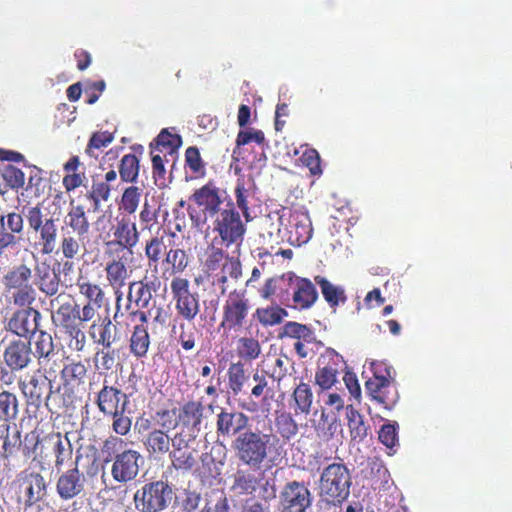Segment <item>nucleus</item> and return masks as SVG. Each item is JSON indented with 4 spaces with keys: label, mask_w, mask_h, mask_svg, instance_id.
I'll list each match as a JSON object with an SVG mask.
<instances>
[{
    "label": "nucleus",
    "mask_w": 512,
    "mask_h": 512,
    "mask_svg": "<svg viewBox=\"0 0 512 512\" xmlns=\"http://www.w3.org/2000/svg\"><path fill=\"white\" fill-rule=\"evenodd\" d=\"M239 461L251 469H258L267 461L275 465L281 456L279 439L272 434L245 430L236 436L232 445Z\"/></svg>",
    "instance_id": "1"
},
{
    "label": "nucleus",
    "mask_w": 512,
    "mask_h": 512,
    "mask_svg": "<svg viewBox=\"0 0 512 512\" xmlns=\"http://www.w3.org/2000/svg\"><path fill=\"white\" fill-rule=\"evenodd\" d=\"M124 441L118 437H109L103 444V452L109 456L114 454L111 466L112 478L122 484L135 480L144 464V457L136 450L120 451Z\"/></svg>",
    "instance_id": "2"
},
{
    "label": "nucleus",
    "mask_w": 512,
    "mask_h": 512,
    "mask_svg": "<svg viewBox=\"0 0 512 512\" xmlns=\"http://www.w3.org/2000/svg\"><path fill=\"white\" fill-rule=\"evenodd\" d=\"M84 461L87 462V475L94 476L98 473L99 465L95 455H87L85 458L79 450L76 452L74 467L61 473L56 481V492L63 501H69L80 496L85 491L86 477L79 468H85Z\"/></svg>",
    "instance_id": "3"
},
{
    "label": "nucleus",
    "mask_w": 512,
    "mask_h": 512,
    "mask_svg": "<svg viewBox=\"0 0 512 512\" xmlns=\"http://www.w3.org/2000/svg\"><path fill=\"white\" fill-rule=\"evenodd\" d=\"M16 487V502L23 512H40L41 503L48 494V484L42 474L22 471L13 482Z\"/></svg>",
    "instance_id": "4"
},
{
    "label": "nucleus",
    "mask_w": 512,
    "mask_h": 512,
    "mask_svg": "<svg viewBox=\"0 0 512 512\" xmlns=\"http://www.w3.org/2000/svg\"><path fill=\"white\" fill-rule=\"evenodd\" d=\"M351 475L342 463L325 467L320 476L319 493L328 502L342 503L350 494Z\"/></svg>",
    "instance_id": "5"
},
{
    "label": "nucleus",
    "mask_w": 512,
    "mask_h": 512,
    "mask_svg": "<svg viewBox=\"0 0 512 512\" xmlns=\"http://www.w3.org/2000/svg\"><path fill=\"white\" fill-rule=\"evenodd\" d=\"M222 193L213 184H206L195 190L191 196L194 205H189L188 213L192 224L202 228L209 218H213L222 209Z\"/></svg>",
    "instance_id": "6"
},
{
    "label": "nucleus",
    "mask_w": 512,
    "mask_h": 512,
    "mask_svg": "<svg viewBox=\"0 0 512 512\" xmlns=\"http://www.w3.org/2000/svg\"><path fill=\"white\" fill-rule=\"evenodd\" d=\"M172 499L171 486L162 480L144 484L133 496L138 512H161L169 507Z\"/></svg>",
    "instance_id": "7"
},
{
    "label": "nucleus",
    "mask_w": 512,
    "mask_h": 512,
    "mask_svg": "<svg viewBox=\"0 0 512 512\" xmlns=\"http://www.w3.org/2000/svg\"><path fill=\"white\" fill-rule=\"evenodd\" d=\"M33 270L26 264L12 267L4 276V285L8 290H13L12 298L15 305L30 306L36 300V289L31 283Z\"/></svg>",
    "instance_id": "8"
},
{
    "label": "nucleus",
    "mask_w": 512,
    "mask_h": 512,
    "mask_svg": "<svg viewBox=\"0 0 512 512\" xmlns=\"http://www.w3.org/2000/svg\"><path fill=\"white\" fill-rule=\"evenodd\" d=\"M213 218V229L223 242L227 245L242 242L246 228L232 203H227Z\"/></svg>",
    "instance_id": "9"
},
{
    "label": "nucleus",
    "mask_w": 512,
    "mask_h": 512,
    "mask_svg": "<svg viewBox=\"0 0 512 512\" xmlns=\"http://www.w3.org/2000/svg\"><path fill=\"white\" fill-rule=\"evenodd\" d=\"M115 239L106 242V254L115 256L133 255V248L139 241L136 224L129 218L123 217L117 222L113 233Z\"/></svg>",
    "instance_id": "10"
},
{
    "label": "nucleus",
    "mask_w": 512,
    "mask_h": 512,
    "mask_svg": "<svg viewBox=\"0 0 512 512\" xmlns=\"http://www.w3.org/2000/svg\"><path fill=\"white\" fill-rule=\"evenodd\" d=\"M282 512H305L312 504V495L304 482L290 481L279 495Z\"/></svg>",
    "instance_id": "11"
},
{
    "label": "nucleus",
    "mask_w": 512,
    "mask_h": 512,
    "mask_svg": "<svg viewBox=\"0 0 512 512\" xmlns=\"http://www.w3.org/2000/svg\"><path fill=\"white\" fill-rule=\"evenodd\" d=\"M287 215L290 243L296 246L306 244L311 239L313 233L312 222L307 211L302 209L286 211L284 209L278 218L281 225H283Z\"/></svg>",
    "instance_id": "12"
},
{
    "label": "nucleus",
    "mask_w": 512,
    "mask_h": 512,
    "mask_svg": "<svg viewBox=\"0 0 512 512\" xmlns=\"http://www.w3.org/2000/svg\"><path fill=\"white\" fill-rule=\"evenodd\" d=\"M171 292L178 314L192 321L199 313L200 305L198 294L189 290V281L180 277L174 278L171 282Z\"/></svg>",
    "instance_id": "13"
},
{
    "label": "nucleus",
    "mask_w": 512,
    "mask_h": 512,
    "mask_svg": "<svg viewBox=\"0 0 512 512\" xmlns=\"http://www.w3.org/2000/svg\"><path fill=\"white\" fill-rule=\"evenodd\" d=\"M65 294H59L51 299L50 306L55 310L54 319L66 329L72 336L78 338L79 335L84 339V333L78 327L76 321L79 316V306L69 299Z\"/></svg>",
    "instance_id": "14"
},
{
    "label": "nucleus",
    "mask_w": 512,
    "mask_h": 512,
    "mask_svg": "<svg viewBox=\"0 0 512 512\" xmlns=\"http://www.w3.org/2000/svg\"><path fill=\"white\" fill-rule=\"evenodd\" d=\"M24 230V219L20 213L9 212L0 216V257L7 249L18 245Z\"/></svg>",
    "instance_id": "15"
},
{
    "label": "nucleus",
    "mask_w": 512,
    "mask_h": 512,
    "mask_svg": "<svg viewBox=\"0 0 512 512\" xmlns=\"http://www.w3.org/2000/svg\"><path fill=\"white\" fill-rule=\"evenodd\" d=\"M41 313L29 306L13 313L7 323V330L19 337H28L38 330Z\"/></svg>",
    "instance_id": "16"
},
{
    "label": "nucleus",
    "mask_w": 512,
    "mask_h": 512,
    "mask_svg": "<svg viewBox=\"0 0 512 512\" xmlns=\"http://www.w3.org/2000/svg\"><path fill=\"white\" fill-rule=\"evenodd\" d=\"M34 353L30 342L22 340L11 341L5 348L3 358L11 371H21L33 361Z\"/></svg>",
    "instance_id": "17"
},
{
    "label": "nucleus",
    "mask_w": 512,
    "mask_h": 512,
    "mask_svg": "<svg viewBox=\"0 0 512 512\" xmlns=\"http://www.w3.org/2000/svg\"><path fill=\"white\" fill-rule=\"evenodd\" d=\"M34 282L38 290L48 297L57 296L61 286L60 273L56 272L46 261L36 263Z\"/></svg>",
    "instance_id": "18"
},
{
    "label": "nucleus",
    "mask_w": 512,
    "mask_h": 512,
    "mask_svg": "<svg viewBox=\"0 0 512 512\" xmlns=\"http://www.w3.org/2000/svg\"><path fill=\"white\" fill-rule=\"evenodd\" d=\"M249 424V417L240 411H228L221 409L217 414V433L222 436H235L244 432Z\"/></svg>",
    "instance_id": "19"
},
{
    "label": "nucleus",
    "mask_w": 512,
    "mask_h": 512,
    "mask_svg": "<svg viewBox=\"0 0 512 512\" xmlns=\"http://www.w3.org/2000/svg\"><path fill=\"white\" fill-rule=\"evenodd\" d=\"M248 314V301L244 296L237 293L229 295L224 306V319L222 325L230 329L241 327Z\"/></svg>",
    "instance_id": "20"
},
{
    "label": "nucleus",
    "mask_w": 512,
    "mask_h": 512,
    "mask_svg": "<svg viewBox=\"0 0 512 512\" xmlns=\"http://www.w3.org/2000/svg\"><path fill=\"white\" fill-rule=\"evenodd\" d=\"M294 308L308 309L318 299L315 285L306 278L296 277L292 281Z\"/></svg>",
    "instance_id": "21"
},
{
    "label": "nucleus",
    "mask_w": 512,
    "mask_h": 512,
    "mask_svg": "<svg viewBox=\"0 0 512 512\" xmlns=\"http://www.w3.org/2000/svg\"><path fill=\"white\" fill-rule=\"evenodd\" d=\"M204 407L201 402L189 401L183 405L179 413L181 429L198 436L201 430Z\"/></svg>",
    "instance_id": "22"
},
{
    "label": "nucleus",
    "mask_w": 512,
    "mask_h": 512,
    "mask_svg": "<svg viewBox=\"0 0 512 512\" xmlns=\"http://www.w3.org/2000/svg\"><path fill=\"white\" fill-rule=\"evenodd\" d=\"M49 385V378L46 375L39 373L33 374L29 381H21L19 383L20 389L28 402L32 405L39 407L44 402V393L47 391Z\"/></svg>",
    "instance_id": "23"
},
{
    "label": "nucleus",
    "mask_w": 512,
    "mask_h": 512,
    "mask_svg": "<svg viewBox=\"0 0 512 512\" xmlns=\"http://www.w3.org/2000/svg\"><path fill=\"white\" fill-rule=\"evenodd\" d=\"M89 335L96 344L102 345L104 349H110L117 341V327L109 317H105L90 326Z\"/></svg>",
    "instance_id": "24"
},
{
    "label": "nucleus",
    "mask_w": 512,
    "mask_h": 512,
    "mask_svg": "<svg viewBox=\"0 0 512 512\" xmlns=\"http://www.w3.org/2000/svg\"><path fill=\"white\" fill-rule=\"evenodd\" d=\"M125 397L128 396L119 389L104 385L98 393L97 406L104 415L109 416L120 411L121 404L125 401Z\"/></svg>",
    "instance_id": "25"
},
{
    "label": "nucleus",
    "mask_w": 512,
    "mask_h": 512,
    "mask_svg": "<svg viewBox=\"0 0 512 512\" xmlns=\"http://www.w3.org/2000/svg\"><path fill=\"white\" fill-rule=\"evenodd\" d=\"M170 436L161 429H153L145 439V446L150 454L163 456L170 452Z\"/></svg>",
    "instance_id": "26"
},
{
    "label": "nucleus",
    "mask_w": 512,
    "mask_h": 512,
    "mask_svg": "<svg viewBox=\"0 0 512 512\" xmlns=\"http://www.w3.org/2000/svg\"><path fill=\"white\" fill-rule=\"evenodd\" d=\"M155 290V283H144L135 281L129 285L128 300L135 302L138 308H147L152 299V291Z\"/></svg>",
    "instance_id": "27"
},
{
    "label": "nucleus",
    "mask_w": 512,
    "mask_h": 512,
    "mask_svg": "<svg viewBox=\"0 0 512 512\" xmlns=\"http://www.w3.org/2000/svg\"><path fill=\"white\" fill-rule=\"evenodd\" d=\"M112 260L107 263L106 275L107 280L113 287H122L125 285V281L128 278V270L123 262L126 256H115L111 255Z\"/></svg>",
    "instance_id": "28"
},
{
    "label": "nucleus",
    "mask_w": 512,
    "mask_h": 512,
    "mask_svg": "<svg viewBox=\"0 0 512 512\" xmlns=\"http://www.w3.org/2000/svg\"><path fill=\"white\" fill-rule=\"evenodd\" d=\"M57 224L52 217L45 218V223L36 231L39 233L43 254H51L56 247Z\"/></svg>",
    "instance_id": "29"
},
{
    "label": "nucleus",
    "mask_w": 512,
    "mask_h": 512,
    "mask_svg": "<svg viewBox=\"0 0 512 512\" xmlns=\"http://www.w3.org/2000/svg\"><path fill=\"white\" fill-rule=\"evenodd\" d=\"M315 281L320 286L324 299L331 307L337 306L340 303H345L346 295L343 287L334 285L321 276H316Z\"/></svg>",
    "instance_id": "30"
},
{
    "label": "nucleus",
    "mask_w": 512,
    "mask_h": 512,
    "mask_svg": "<svg viewBox=\"0 0 512 512\" xmlns=\"http://www.w3.org/2000/svg\"><path fill=\"white\" fill-rule=\"evenodd\" d=\"M66 224L72 228L79 238H84L90 227L84 207L81 205L72 206L66 216Z\"/></svg>",
    "instance_id": "31"
},
{
    "label": "nucleus",
    "mask_w": 512,
    "mask_h": 512,
    "mask_svg": "<svg viewBox=\"0 0 512 512\" xmlns=\"http://www.w3.org/2000/svg\"><path fill=\"white\" fill-rule=\"evenodd\" d=\"M346 417L352 440L357 442L364 440L368 434V426L365 424L363 417L352 405L346 406Z\"/></svg>",
    "instance_id": "32"
},
{
    "label": "nucleus",
    "mask_w": 512,
    "mask_h": 512,
    "mask_svg": "<svg viewBox=\"0 0 512 512\" xmlns=\"http://www.w3.org/2000/svg\"><path fill=\"white\" fill-rule=\"evenodd\" d=\"M19 401L17 396L9 391L0 393V421L10 422L17 418Z\"/></svg>",
    "instance_id": "33"
},
{
    "label": "nucleus",
    "mask_w": 512,
    "mask_h": 512,
    "mask_svg": "<svg viewBox=\"0 0 512 512\" xmlns=\"http://www.w3.org/2000/svg\"><path fill=\"white\" fill-rule=\"evenodd\" d=\"M53 451L55 454V467L60 470L64 464L71 460L73 455V447L68 434L55 436Z\"/></svg>",
    "instance_id": "34"
},
{
    "label": "nucleus",
    "mask_w": 512,
    "mask_h": 512,
    "mask_svg": "<svg viewBox=\"0 0 512 512\" xmlns=\"http://www.w3.org/2000/svg\"><path fill=\"white\" fill-rule=\"evenodd\" d=\"M263 326H274L282 322L288 316V312L278 305L258 308L254 314Z\"/></svg>",
    "instance_id": "35"
},
{
    "label": "nucleus",
    "mask_w": 512,
    "mask_h": 512,
    "mask_svg": "<svg viewBox=\"0 0 512 512\" xmlns=\"http://www.w3.org/2000/svg\"><path fill=\"white\" fill-rule=\"evenodd\" d=\"M257 485V478L250 472L238 470L234 475L230 489L236 494H252Z\"/></svg>",
    "instance_id": "36"
},
{
    "label": "nucleus",
    "mask_w": 512,
    "mask_h": 512,
    "mask_svg": "<svg viewBox=\"0 0 512 512\" xmlns=\"http://www.w3.org/2000/svg\"><path fill=\"white\" fill-rule=\"evenodd\" d=\"M83 238L72 235L71 232H64L60 242V250L67 259H74L82 250H86L82 244Z\"/></svg>",
    "instance_id": "37"
},
{
    "label": "nucleus",
    "mask_w": 512,
    "mask_h": 512,
    "mask_svg": "<svg viewBox=\"0 0 512 512\" xmlns=\"http://www.w3.org/2000/svg\"><path fill=\"white\" fill-rule=\"evenodd\" d=\"M227 275L234 279H237L239 277L240 265L238 262L232 260H225V263L222 264L221 272L216 273L213 276L212 284L220 289L221 294H225L226 292L225 283L227 281Z\"/></svg>",
    "instance_id": "38"
},
{
    "label": "nucleus",
    "mask_w": 512,
    "mask_h": 512,
    "mask_svg": "<svg viewBox=\"0 0 512 512\" xmlns=\"http://www.w3.org/2000/svg\"><path fill=\"white\" fill-rule=\"evenodd\" d=\"M149 344L147 330L141 325L135 326L130 345L132 353L137 357L144 356L148 351Z\"/></svg>",
    "instance_id": "39"
},
{
    "label": "nucleus",
    "mask_w": 512,
    "mask_h": 512,
    "mask_svg": "<svg viewBox=\"0 0 512 512\" xmlns=\"http://www.w3.org/2000/svg\"><path fill=\"white\" fill-rule=\"evenodd\" d=\"M1 438L3 439L1 456L4 459H9L21 445L20 431L16 430L13 435H10V425L7 424L4 426Z\"/></svg>",
    "instance_id": "40"
},
{
    "label": "nucleus",
    "mask_w": 512,
    "mask_h": 512,
    "mask_svg": "<svg viewBox=\"0 0 512 512\" xmlns=\"http://www.w3.org/2000/svg\"><path fill=\"white\" fill-rule=\"evenodd\" d=\"M294 400L297 405V409L304 414L310 412V408L313 402V393L310 386L306 383H300L294 390Z\"/></svg>",
    "instance_id": "41"
},
{
    "label": "nucleus",
    "mask_w": 512,
    "mask_h": 512,
    "mask_svg": "<svg viewBox=\"0 0 512 512\" xmlns=\"http://www.w3.org/2000/svg\"><path fill=\"white\" fill-rule=\"evenodd\" d=\"M282 335L295 338L298 340H304L306 342H312L314 341L315 337L307 325L300 324L297 322H287L283 327V333Z\"/></svg>",
    "instance_id": "42"
},
{
    "label": "nucleus",
    "mask_w": 512,
    "mask_h": 512,
    "mask_svg": "<svg viewBox=\"0 0 512 512\" xmlns=\"http://www.w3.org/2000/svg\"><path fill=\"white\" fill-rule=\"evenodd\" d=\"M169 458L171 460L172 466L177 470H191L193 466L196 464V459L192 451L188 449L178 450V451H170Z\"/></svg>",
    "instance_id": "43"
},
{
    "label": "nucleus",
    "mask_w": 512,
    "mask_h": 512,
    "mask_svg": "<svg viewBox=\"0 0 512 512\" xmlns=\"http://www.w3.org/2000/svg\"><path fill=\"white\" fill-rule=\"evenodd\" d=\"M128 404V397H125V401L121 404L120 411L110 416L113 418L112 429L113 431L121 436L126 435L131 429V418L125 415V411Z\"/></svg>",
    "instance_id": "44"
},
{
    "label": "nucleus",
    "mask_w": 512,
    "mask_h": 512,
    "mask_svg": "<svg viewBox=\"0 0 512 512\" xmlns=\"http://www.w3.org/2000/svg\"><path fill=\"white\" fill-rule=\"evenodd\" d=\"M120 176L126 182H133L138 176L139 161L134 154L125 155L120 164Z\"/></svg>",
    "instance_id": "45"
},
{
    "label": "nucleus",
    "mask_w": 512,
    "mask_h": 512,
    "mask_svg": "<svg viewBox=\"0 0 512 512\" xmlns=\"http://www.w3.org/2000/svg\"><path fill=\"white\" fill-rule=\"evenodd\" d=\"M276 427L284 439H291L298 433V425L288 413H281L276 418Z\"/></svg>",
    "instance_id": "46"
},
{
    "label": "nucleus",
    "mask_w": 512,
    "mask_h": 512,
    "mask_svg": "<svg viewBox=\"0 0 512 512\" xmlns=\"http://www.w3.org/2000/svg\"><path fill=\"white\" fill-rule=\"evenodd\" d=\"M238 352L240 357L246 360H254L261 353V347L258 340L254 338H240L238 341Z\"/></svg>",
    "instance_id": "47"
},
{
    "label": "nucleus",
    "mask_w": 512,
    "mask_h": 512,
    "mask_svg": "<svg viewBox=\"0 0 512 512\" xmlns=\"http://www.w3.org/2000/svg\"><path fill=\"white\" fill-rule=\"evenodd\" d=\"M229 387L232 390L234 395H238L247 380V376L245 375L244 367L242 364L237 363L233 364L229 368Z\"/></svg>",
    "instance_id": "48"
},
{
    "label": "nucleus",
    "mask_w": 512,
    "mask_h": 512,
    "mask_svg": "<svg viewBox=\"0 0 512 512\" xmlns=\"http://www.w3.org/2000/svg\"><path fill=\"white\" fill-rule=\"evenodd\" d=\"M201 512H230L229 501L224 492L213 493Z\"/></svg>",
    "instance_id": "49"
},
{
    "label": "nucleus",
    "mask_w": 512,
    "mask_h": 512,
    "mask_svg": "<svg viewBox=\"0 0 512 512\" xmlns=\"http://www.w3.org/2000/svg\"><path fill=\"white\" fill-rule=\"evenodd\" d=\"M250 195L249 188L243 180H238L235 187V198L238 208L242 211L246 221H250V213L248 208V197Z\"/></svg>",
    "instance_id": "50"
},
{
    "label": "nucleus",
    "mask_w": 512,
    "mask_h": 512,
    "mask_svg": "<svg viewBox=\"0 0 512 512\" xmlns=\"http://www.w3.org/2000/svg\"><path fill=\"white\" fill-rule=\"evenodd\" d=\"M36 354L40 359L50 358L54 355V343L52 336L44 331H40L35 342Z\"/></svg>",
    "instance_id": "51"
},
{
    "label": "nucleus",
    "mask_w": 512,
    "mask_h": 512,
    "mask_svg": "<svg viewBox=\"0 0 512 512\" xmlns=\"http://www.w3.org/2000/svg\"><path fill=\"white\" fill-rule=\"evenodd\" d=\"M392 370H393L392 367H386L385 368L386 375H378L377 370H375L374 378L369 379L366 382V384H365L366 389L373 395L374 398L378 397L375 394L379 393L382 388L389 385V382H390L389 379L392 378V375H391Z\"/></svg>",
    "instance_id": "52"
},
{
    "label": "nucleus",
    "mask_w": 512,
    "mask_h": 512,
    "mask_svg": "<svg viewBox=\"0 0 512 512\" xmlns=\"http://www.w3.org/2000/svg\"><path fill=\"white\" fill-rule=\"evenodd\" d=\"M337 376V369L332 366H325L316 372L315 380L321 389L327 390L337 382Z\"/></svg>",
    "instance_id": "53"
},
{
    "label": "nucleus",
    "mask_w": 512,
    "mask_h": 512,
    "mask_svg": "<svg viewBox=\"0 0 512 512\" xmlns=\"http://www.w3.org/2000/svg\"><path fill=\"white\" fill-rule=\"evenodd\" d=\"M2 176L7 188H20L25 183L24 173L13 165H7L3 169Z\"/></svg>",
    "instance_id": "54"
},
{
    "label": "nucleus",
    "mask_w": 512,
    "mask_h": 512,
    "mask_svg": "<svg viewBox=\"0 0 512 512\" xmlns=\"http://www.w3.org/2000/svg\"><path fill=\"white\" fill-rule=\"evenodd\" d=\"M140 196L141 189L135 186L128 187L122 196V208L130 214L134 213L139 205Z\"/></svg>",
    "instance_id": "55"
},
{
    "label": "nucleus",
    "mask_w": 512,
    "mask_h": 512,
    "mask_svg": "<svg viewBox=\"0 0 512 512\" xmlns=\"http://www.w3.org/2000/svg\"><path fill=\"white\" fill-rule=\"evenodd\" d=\"M79 289L80 293L88 299L87 303H91L95 306H102L104 292L98 285L83 283L79 285Z\"/></svg>",
    "instance_id": "56"
},
{
    "label": "nucleus",
    "mask_w": 512,
    "mask_h": 512,
    "mask_svg": "<svg viewBox=\"0 0 512 512\" xmlns=\"http://www.w3.org/2000/svg\"><path fill=\"white\" fill-rule=\"evenodd\" d=\"M196 438L197 436L195 434H192L185 429H180V431L175 433L173 437H170V451L188 449L190 443Z\"/></svg>",
    "instance_id": "57"
},
{
    "label": "nucleus",
    "mask_w": 512,
    "mask_h": 512,
    "mask_svg": "<svg viewBox=\"0 0 512 512\" xmlns=\"http://www.w3.org/2000/svg\"><path fill=\"white\" fill-rule=\"evenodd\" d=\"M397 427L396 423L385 424L379 431L380 442L389 449H392L398 443Z\"/></svg>",
    "instance_id": "58"
},
{
    "label": "nucleus",
    "mask_w": 512,
    "mask_h": 512,
    "mask_svg": "<svg viewBox=\"0 0 512 512\" xmlns=\"http://www.w3.org/2000/svg\"><path fill=\"white\" fill-rule=\"evenodd\" d=\"M110 197V187L106 182H94L90 192V198L94 202L95 209H98L100 201H107Z\"/></svg>",
    "instance_id": "59"
},
{
    "label": "nucleus",
    "mask_w": 512,
    "mask_h": 512,
    "mask_svg": "<svg viewBox=\"0 0 512 512\" xmlns=\"http://www.w3.org/2000/svg\"><path fill=\"white\" fill-rule=\"evenodd\" d=\"M277 487L274 476L264 477L260 483V496L265 501H270L276 497Z\"/></svg>",
    "instance_id": "60"
},
{
    "label": "nucleus",
    "mask_w": 512,
    "mask_h": 512,
    "mask_svg": "<svg viewBox=\"0 0 512 512\" xmlns=\"http://www.w3.org/2000/svg\"><path fill=\"white\" fill-rule=\"evenodd\" d=\"M166 262L171 264L174 269L182 271L187 266L185 251L181 249H171L167 253Z\"/></svg>",
    "instance_id": "61"
},
{
    "label": "nucleus",
    "mask_w": 512,
    "mask_h": 512,
    "mask_svg": "<svg viewBox=\"0 0 512 512\" xmlns=\"http://www.w3.org/2000/svg\"><path fill=\"white\" fill-rule=\"evenodd\" d=\"M25 217L27 218L29 227L35 232L45 223V218L38 206L28 208Z\"/></svg>",
    "instance_id": "62"
},
{
    "label": "nucleus",
    "mask_w": 512,
    "mask_h": 512,
    "mask_svg": "<svg viewBox=\"0 0 512 512\" xmlns=\"http://www.w3.org/2000/svg\"><path fill=\"white\" fill-rule=\"evenodd\" d=\"M115 351L103 349L96 353V361L100 364V368L110 370L115 365Z\"/></svg>",
    "instance_id": "63"
},
{
    "label": "nucleus",
    "mask_w": 512,
    "mask_h": 512,
    "mask_svg": "<svg viewBox=\"0 0 512 512\" xmlns=\"http://www.w3.org/2000/svg\"><path fill=\"white\" fill-rule=\"evenodd\" d=\"M181 144V138L178 135L170 134L166 129L162 130L157 137V145L169 147L171 149Z\"/></svg>",
    "instance_id": "64"
}]
</instances>
